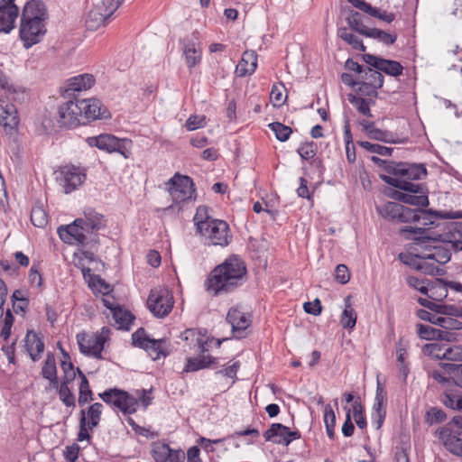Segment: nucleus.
<instances>
[{"instance_id":"obj_1","label":"nucleus","mask_w":462,"mask_h":462,"mask_svg":"<svg viewBox=\"0 0 462 462\" xmlns=\"http://www.w3.org/2000/svg\"><path fill=\"white\" fill-rule=\"evenodd\" d=\"M439 229L430 231L429 229L407 226L400 229L399 233L406 239L414 240L420 247L415 254L420 259L416 268L427 274H439L440 269L437 263L444 264L450 260V251L444 247L438 237Z\"/></svg>"},{"instance_id":"obj_2","label":"nucleus","mask_w":462,"mask_h":462,"mask_svg":"<svg viewBox=\"0 0 462 462\" xmlns=\"http://www.w3.org/2000/svg\"><path fill=\"white\" fill-rule=\"evenodd\" d=\"M106 226L104 217L94 211L85 213V218H78L66 226H60V239L69 245L94 248L98 244V231Z\"/></svg>"},{"instance_id":"obj_3","label":"nucleus","mask_w":462,"mask_h":462,"mask_svg":"<svg viewBox=\"0 0 462 462\" xmlns=\"http://www.w3.org/2000/svg\"><path fill=\"white\" fill-rule=\"evenodd\" d=\"M379 215L396 224L416 223L421 221L425 226L434 225L436 218H462V210L457 211H433L412 209L402 204L393 201H388L383 205L376 206Z\"/></svg>"},{"instance_id":"obj_4","label":"nucleus","mask_w":462,"mask_h":462,"mask_svg":"<svg viewBox=\"0 0 462 462\" xmlns=\"http://www.w3.org/2000/svg\"><path fill=\"white\" fill-rule=\"evenodd\" d=\"M245 273L244 262L236 255L231 256L210 273L205 282L207 291L214 296L229 293L243 284Z\"/></svg>"},{"instance_id":"obj_5","label":"nucleus","mask_w":462,"mask_h":462,"mask_svg":"<svg viewBox=\"0 0 462 462\" xmlns=\"http://www.w3.org/2000/svg\"><path fill=\"white\" fill-rule=\"evenodd\" d=\"M375 162H384L385 171L390 175H381L382 180L390 186L399 189H421L422 183H414L411 180H420L426 177L427 170L422 163L385 162L377 157H372Z\"/></svg>"},{"instance_id":"obj_6","label":"nucleus","mask_w":462,"mask_h":462,"mask_svg":"<svg viewBox=\"0 0 462 462\" xmlns=\"http://www.w3.org/2000/svg\"><path fill=\"white\" fill-rule=\"evenodd\" d=\"M99 397L106 403L114 406L125 414L134 413L139 402L146 408L152 401L145 390L137 391L136 396H133L123 390L115 388L99 393Z\"/></svg>"},{"instance_id":"obj_7","label":"nucleus","mask_w":462,"mask_h":462,"mask_svg":"<svg viewBox=\"0 0 462 462\" xmlns=\"http://www.w3.org/2000/svg\"><path fill=\"white\" fill-rule=\"evenodd\" d=\"M125 0H102L95 5L88 12L86 26L90 31H96L105 26L111 15L117 10Z\"/></svg>"},{"instance_id":"obj_8","label":"nucleus","mask_w":462,"mask_h":462,"mask_svg":"<svg viewBox=\"0 0 462 462\" xmlns=\"http://www.w3.org/2000/svg\"><path fill=\"white\" fill-rule=\"evenodd\" d=\"M86 142L90 147H97L109 153L118 152L125 158L130 156L128 146L131 144V141L128 139H120L109 134H101L97 136L88 137Z\"/></svg>"},{"instance_id":"obj_9","label":"nucleus","mask_w":462,"mask_h":462,"mask_svg":"<svg viewBox=\"0 0 462 462\" xmlns=\"http://www.w3.org/2000/svg\"><path fill=\"white\" fill-rule=\"evenodd\" d=\"M209 245L226 246L231 239L228 224L220 219H214L205 226L201 225V231L199 232Z\"/></svg>"},{"instance_id":"obj_10","label":"nucleus","mask_w":462,"mask_h":462,"mask_svg":"<svg viewBox=\"0 0 462 462\" xmlns=\"http://www.w3.org/2000/svg\"><path fill=\"white\" fill-rule=\"evenodd\" d=\"M442 218L434 217V225L430 228L439 229L438 237L442 243L450 244L455 251H462V222H439Z\"/></svg>"},{"instance_id":"obj_11","label":"nucleus","mask_w":462,"mask_h":462,"mask_svg":"<svg viewBox=\"0 0 462 462\" xmlns=\"http://www.w3.org/2000/svg\"><path fill=\"white\" fill-rule=\"evenodd\" d=\"M174 300L171 292L166 288H155L151 291L147 306L157 318H164L173 308Z\"/></svg>"},{"instance_id":"obj_12","label":"nucleus","mask_w":462,"mask_h":462,"mask_svg":"<svg viewBox=\"0 0 462 462\" xmlns=\"http://www.w3.org/2000/svg\"><path fill=\"white\" fill-rule=\"evenodd\" d=\"M169 192L175 203L185 202L193 198L195 192L192 180L176 173L168 182Z\"/></svg>"},{"instance_id":"obj_13","label":"nucleus","mask_w":462,"mask_h":462,"mask_svg":"<svg viewBox=\"0 0 462 462\" xmlns=\"http://www.w3.org/2000/svg\"><path fill=\"white\" fill-rule=\"evenodd\" d=\"M226 321L232 328L234 337L243 338L246 335L245 330L252 324V316L241 305H236L229 309L226 314Z\"/></svg>"},{"instance_id":"obj_14","label":"nucleus","mask_w":462,"mask_h":462,"mask_svg":"<svg viewBox=\"0 0 462 462\" xmlns=\"http://www.w3.org/2000/svg\"><path fill=\"white\" fill-rule=\"evenodd\" d=\"M133 341L135 346L143 348L151 356L152 360H157L161 356L165 357L168 355L166 350V340L165 339H150L146 337L144 329L139 328L135 331L133 336Z\"/></svg>"},{"instance_id":"obj_15","label":"nucleus","mask_w":462,"mask_h":462,"mask_svg":"<svg viewBox=\"0 0 462 462\" xmlns=\"http://www.w3.org/2000/svg\"><path fill=\"white\" fill-rule=\"evenodd\" d=\"M20 38L26 49L38 43L45 33L44 20L23 19L22 17Z\"/></svg>"},{"instance_id":"obj_16","label":"nucleus","mask_w":462,"mask_h":462,"mask_svg":"<svg viewBox=\"0 0 462 462\" xmlns=\"http://www.w3.org/2000/svg\"><path fill=\"white\" fill-rule=\"evenodd\" d=\"M79 99L69 100L59 106V123L60 126L75 127L85 124L83 116L79 106Z\"/></svg>"},{"instance_id":"obj_17","label":"nucleus","mask_w":462,"mask_h":462,"mask_svg":"<svg viewBox=\"0 0 462 462\" xmlns=\"http://www.w3.org/2000/svg\"><path fill=\"white\" fill-rule=\"evenodd\" d=\"M263 438L265 441L289 446L292 440L300 439L301 435L299 430H291L281 423H273L263 433Z\"/></svg>"},{"instance_id":"obj_18","label":"nucleus","mask_w":462,"mask_h":462,"mask_svg":"<svg viewBox=\"0 0 462 462\" xmlns=\"http://www.w3.org/2000/svg\"><path fill=\"white\" fill-rule=\"evenodd\" d=\"M0 125L7 134H13L19 125L16 107L7 99H0Z\"/></svg>"},{"instance_id":"obj_19","label":"nucleus","mask_w":462,"mask_h":462,"mask_svg":"<svg viewBox=\"0 0 462 462\" xmlns=\"http://www.w3.org/2000/svg\"><path fill=\"white\" fill-rule=\"evenodd\" d=\"M400 189L393 193V199L397 201L417 206V207H427L429 205V199L427 195V189L425 185H421V189Z\"/></svg>"},{"instance_id":"obj_20","label":"nucleus","mask_w":462,"mask_h":462,"mask_svg":"<svg viewBox=\"0 0 462 462\" xmlns=\"http://www.w3.org/2000/svg\"><path fill=\"white\" fill-rule=\"evenodd\" d=\"M18 14L14 0H0V32L9 33L14 28Z\"/></svg>"},{"instance_id":"obj_21","label":"nucleus","mask_w":462,"mask_h":462,"mask_svg":"<svg viewBox=\"0 0 462 462\" xmlns=\"http://www.w3.org/2000/svg\"><path fill=\"white\" fill-rule=\"evenodd\" d=\"M61 175L63 176L65 192L70 193L86 180V170L81 167L69 165L62 168Z\"/></svg>"},{"instance_id":"obj_22","label":"nucleus","mask_w":462,"mask_h":462,"mask_svg":"<svg viewBox=\"0 0 462 462\" xmlns=\"http://www.w3.org/2000/svg\"><path fill=\"white\" fill-rule=\"evenodd\" d=\"M155 462H184L185 453L181 449H172L169 445L157 443L152 448Z\"/></svg>"},{"instance_id":"obj_23","label":"nucleus","mask_w":462,"mask_h":462,"mask_svg":"<svg viewBox=\"0 0 462 462\" xmlns=\"http://www.w3.org/2000/svg\"><path fill=\"white\" fill-rule=\"evenodd\" d=\"M83 118L86 120H96L98 118H107L109 114L103 108L100 100L96 98L79 99Z\"/></svg>"},{"instance_id":"obj_24","label":"nucleus","mask_w":462,"mask_h":462,"mask_svg":"<svg viewBox=\"0 0 462 462\" xmlns=\"http://www.w3.org/2000/svg\"><path fill=\"white\" fill-rule=\"evenodd\" d=\"M77 342L82 354L96 358H101V353L104 348L95 335L79 333L77 335Z\"/></svg>"},{"instance_id":"obj_25","label":"nucleus","mask_w":462,"mask_h":462,"mask_svg":"<svg viewBox=\"0 0 462 462\" xmlns=\"http://www.w3.org/2000/svg\"><path fill=\"white\" fill-rule=\"evenodd\" d=\"M439 438L448 451L455 456L462 457V439L445 427L439 431Z\"/></svg>"},{"instance_id":"obj_26","label":"nucleus","mask_w":462,"mask_h":462,"mask_svg":"<svg viewBox=\"0 0 462 462\" xmlns=\"http://www.w3.org/2000/svg\"><path fill=\"white\" fill-rule=\"evenodd\" d=\"M95 82L94 77L90 74H83L73 77L67 81L65 93L71 96L74 92H79L90 88Z\"/></svg>"},{"instance_id":"obj_27","label":"nucleus","mask_w":462,"mask_h":462,"mask_svg":"<svg viewBox=\"0 0 462 462\" xmlns=\"http://www.w3.org/2000/svg\"><path fill=\"white\" fill-rule=\"evenodd\" d=\"M257 68V54L254 51H246L243 53L242 59L236 65V72L240 77L251 75Z\"/></svg>"},{"instance_id":"obj_28","label":"nucleus","mask_w":462,"mask_h":462,"mask_svg":"<svg viewBox=\"0 0 462 462\" xmlns=\"http://www.w3.org/2000/svg\"><path fill=\"white\" fill-rule=\"evenodd\" d=\"M25 346L30 357L32 361L40 359L42 353L44 351V343L40 336L33 332L28 331L25 337Z\"/></svg>"},{"instance_id":"obj_29","label":"nucleus","mask_w":462,"mask_h":462,"mask_svg":"<svg viewBox=\"0 0 462 462\" xmlns=\"http://www.w3.org/2000/svg\"><path fill=\"white\" fill-rule=\"evenodd\" d=\"M42 377L49 381L50 386L58 389L59 381L57 376V366L55 356L48 353L41 372Z\"/></svg>"},{"instance_id":"obj_30","label":"nucleus","mask_w":462,"mask_h":462,"mask_svg":"<svg viewBox=\"0 0 462 462\" xmlns=\"http://www.w3.org/2000/svg\"><path fill=\"white\" fill-rule=\"evenodd\" d=\"M45 5L40 0H30L23 7V19L44 20L46 18Z\"/></svg>"},{"instance_id":"obj_31","label":"nucleus","mask_w":462,"mask_h":462,"mask_svg":"<svg viewBox=\"0 0 462 462\" xmlns=\"http://www.w3.org/2000/svg\"><path fill=\"white\" fill-rule=\"evenodd\" d=\"M183 53L186 63L189 69L195 67L201 60V50L195 42H188L183 43Z\"/></svg>"},{"instance_id":"obj_32","label":"nucleus","mask_w":462,"mask_h":462,"mask_svg":"<svg viewBox=\"0 0 462 462\" xmlns=\"http://www.w3.org/2000/svg\"><path fill=\"white\" fill-rule=\"evenodd\" d=\"M417 332L420 338L426 340L432 339H448V332L443 331L441 329L434 328L429 325L418 324L417 325Z\"/></svg>"},{"instance_id":"obj_33","label":"nucleus","mask_w":462,"mask_h":462,"mask_svg":"<svg viewBox=\"0 0 462 462\" xmlns=\"http://www.w3.org/2000/svg\"><path fill=\"white\" fill-rule=\"evenodd\" d=\"M215 360L216 359L211 356H203L201 357L197 358L189 357L187 358V363L183 369V372H196L200 369L207 368L209 366V365L213 364Z\"/></svg>"},{"instance_id":"obj_34","label":"nucleus","mask_w":462,"mask_h":462,"mask_svg":"<svg viewBox=\"0 0 462 462\" xmlns=\"http://www.w3.org/2000/svg\"><path fill=\"white\" fill-rule=\"evenodd\" d=\"M112 318L118 328L129 329V325L134 319L132 313L122 307L118 306L116 309H112Z\"/></svg>"},{"instance_id":"obj_35","label":"nucleus","mask_w":462,"mask_h":462,"mask_svg":"<svg viewBox=\"0 0 462 462\" xmlns=\"http://www.w3.org/2000/svg\"><path fill=\"white\" fill-rule=\"evenodd\" d=\"M439 366L450 375L456 386L462 388V364L439 363Z\"/></svg>"},{"instance_id":"obj_36","label":"nucleus","mask_w":462,"mask_h":462,"mask_svg":"<svg viewBox=\"0 0 462 462\" xmlns=\"http://www.w3.org/2000/svg\"><path fill=\"white\" fill-rule=\"evenodd\" d=\"M359 79L368 85H375L377 87H382L383 83V77L379 70L368 67L364 69Z\"/></svg>"},{"instance_id":"obj_37","label":"nucleus","mask_w":462,"mask_h":462,"mask_svg":"<svg viewBox=\"0 0 462 462\" xmlns=\"http://www.w3.org/2000/svg\"><path fill=\"white\" fill-rule=\"evenodd\" d=\"M445 343L442 342H431L425 344L422 347V352L425 356H430L434 359L443 360L445 354L444 349L446 348Z\"/></svg>"},{"instance_id":"obj_38","label":"nucleus","mask_w":462,"mask_h":462,"mask_svg":"<svg viewBox=\"0 0 462 462\" xmlns=\"http://www.w3.org/2000/svg\"><path fill=\"white\" fill-rule=\"evenodd\" d=\"M78 374L81 379V383L79 385V405H83L88 402H90L93 400L92 396V391L89 387L88 381L86 377V375L80 371L79 368H77Z\"/></svg>"},{"instance_id":"obj_39","label":"nucleus","mask_w":462,"mask_h":462,"mask_svg":"<svg viewBox=\"0 0 462 462\" xmlns=\"http://www.w3.org/2000/svg\"><path fill=\"white\" fill-rule=\"evenodd\" d=\"M366 37L377 40L385 45L393 44L397 39L396 34H391L377 28H370L369 32L366 33Z\"/></svg>"},{"instance_id":"obj_40","label":"nucleus","mask_w":462,"mask_h":462,"mask_svg":"<svg viewBox=\"0 0 462 462\" xmlns=\"http://www.w3.org/2000/svg\"><path fill=\"white\" fill-rule=\"evenodd\" d=\"M338 36L345 41L346 43L352 46L353 49L356 51H365V46L364 45L362 40H360L356 35L352 32H349L346 28H341L338 31Z\"/></svg>"},{"instance_id":"obj_41","label":"nucleus","mask_w":462,"mask_h":462,"mask_svg":"<svg viewBox=\"0 0 462 462\" xmlns=\"http://www.w3.org/2000/svg\"><path fill=\"white\" fill-rule=\"evenodd\" d=\"M379 71H383L387 75L397 77L402 74L403 67L402 64L395 60H385L379 64Z\"/></svg>"},{"instance_id":"obj_42","label":"nucleus","mask_w":462,"mask_h":462,"mask_svg":"<svg viewBox=\"0 0 462 462\" xmlns=\"http://www.w3.org/2000/svg\"><path fill=\"white\" fill-rule=\"evenodd\" d=\"M348 302L349 297L346 300V308L340 319V323L344 328H353L356 323V313Z\"/></svg>"},{"instance_id":"obj_43","label":"nucleus","mask_w":462,"mask_h":462,"mask_svg":"<svg viewBox=\"0 0 462 462\" xmlns=\"http://www.w3.org/2000/svg\"><path fill=\"white\" fill-rule=\"evenodd\" d=\"M103 405L99 402H96L88 407L87 421L88 429L92 430L99 424L101 419Z\"/></svg>"},{"instance_id":"obj_44","label":"nucleus","mask_w":462,"mask_h":462,"mask_svg":"<svg viewBox=\"0 0 462 462\" xmlns=\"http://www.w3.org/2000/svg\"><path fill=\"white\" fill-rule=\"evenodd\" d=\"M31 221L34 226L42 228L48 224V215L42 206L32 208Z\"/></svg>"},{"instance_id":"obj_45","label":"nucleus","mask_w":462,"mask_h":462,"mask_svg":"<svg viewBox=\"0 0 462 462\" xmlns=\"http://www.w3.org/2000/svg\"><path fill=\"white\" fill-rule=\"evenodd\" d=\"M347 23L350 29L366 37V33L370 28L365 26L361 19V14L358 12L353 13L347 18Z\"/></svg>"},{"instance_id":"obj_46","label":"nucleus","mask_w":462,"mask_h":462,"mask_svg":"<svg viewBox=\"0 0 462 462\" xmlns=\"http://www.w3.org/2000/svg\"><path fill=\"white\" fill-rule=\"evenodd\" d=\"M348 101L357 109L359 113L364 116L372 117L370 110V101L366 100L362 97H356L355 95L348 96Z\"/></svg>"},{"instance_id":"obj_47","label":"nucleus","mask_w":462,"mask_h":462,"mask_svg":"<svg viewBox=\"0 0 462 462\" xmlns=\"http://www.w3.org/2000/svg\"><path fill=\"white\" fill-rule=\"evenodd\" d=\"M269 128L274 133L275 137L281 142L287 141L292 133V130L290 126H287L280 122L271 123L269 125Z\"/></svg>"},{"instance_id":"obj_48","label":"nucleus","mask_w":462,"mask_h":462,"mask_svg":"<svg viewBox=\"0 0 462 462\" xmlns=\"http://www.w3.org/2000/svg\"><path fill=\"white\" fill-rule=\"evenodd\" d=\"M437 320V325L443 328V331L448 332V330H460L462 329V322L454 317H439V319Z\"/></svg>"},{"instance_id":"obj_49","label":"nucleus","mask_w":462,"mask_h":462,"mask_svg":"<svg viewBox=\"0 0 462 462\" xmlns=\"http://www.w3.org/2000/svg\"><path fill=\"white\" fill-rule=\"evenodd\" d=\"M214 219L215 218L209 216L208 208L205 206H200L197 208L193 220L197 226V230L199 232L201 231V225L207 226L209 223V221Z\"/></svg>"},{"instance_id":"obj_50","label":"nucleus","mask_w":462,"mask_h":462,"mask_svg":"<svg viewBox=\"0 0 462 462\" xmlns=\"http://www.w3.org/2000/svg\"><path fill=\"white\" fill-rule=\"evenodd\" d=\"M367 135L374 140L381 141L387 143H397L398 141L394 140L393 138V134L384 131L379 128H376L375 126L367 134Z\"/></svg>"},{"instance_id":"obj_51","label":"nucleus","mask_w":462,"mask_h":462,"mask_svg":"<svg viewBox=\"0 0 462 462\" xmlns=\"http://www.w3.org/2000/svg\"><path fill=\"white\" fill-rule=\"evenodd\" d=\"M358 144L363 147L364 149H365L366 151L370 152H373V153H377L379 155H382V156H389L391 155L392 152H393V148H390V147H386V146H383V145H380V144H376V143H371L369 142H366V141H363V142H358Z\"/></svg>"},{"instance_id":"obj_52","label":"nucleus","mask_w":462,"mask_h":462,"mask_svg":"<svg viewBox=\"0 0 462 462\" xmlns=\"http://www.w3.org/2000/svg\"><path fill=\"white\" fill-rule=\"evenodd\" d=\"M284 85L283 84H274L272 88V91L270 94V100L273 103V106L280 107L282 106L286 100V97L283 96Z\"/></svg>"},{"instance_id":"obj_53","label":"nucleus","mask_w":462,"mask_h":462,"mask_svg":"<svg viewBox=\"0 0 462 462\" xmlns=\"http://www.w3.org/2000/svg\"><path fill=\"white\" fill-rule=\"evenodd\" d=\"M57 390L59 392V396H60V401L67 407H74L75 406V396L71 393L68 384L59 383V387Z\"/></svg>"},{"instance_id":"obj_54","label":"nucleus","mask_w":462,"mask_h":462,"mask_svg":"<svg viewBox=\"0 0 462 462\" xmlns=\"http://www.w3.org/2000/svg\"><path fill=\"white\" fill-rule=\"evenodd\" d=\"M385 402H386V393H385L383 387L378 382L372 413H376L379 411H386L385 409L383 408V403Z\"/></svg>"},{"instance_id":"obj_55","label":"nucleus","mask_w":462,"mask_h":462,"mask_svg":"<svg viewBox=\"0 0 462 462\" xmlns=\"http://www.w3.org/2000/svg\"><path fill=\"white\" fill-rule=\"evenodd\" d=\"M436 313L446 317L462 318V308L450 304L439 303Z\"/></svg>"},{"instance_id":"obj_56","label":"nucleus","mask_w":462,"mask_h":462,"mask_svg":"<svg viewBox=\"0 0 462 462\" xmlns=\"http://www.w3.org/2000/svg\"><path fill=\"white\" fill-rule=\"evenodd\" d=\"M444 359L452 362L462 361V346L446 345Z\"/></svg>"},{"instance_id":"obj_57","label":"nucleus","mask_w":462,"mask_h":462,"mask_svg":"<svg viewBox=\"0 0 462 462\" xmlns=\"http://www.w3.org/2000/svg\"><path fill=\"white\" fill-rule=\"evenodd\" d=\"M442 403L452 410L460 411V395H457L451 393H445L441 396Z\"/></svg>"},{"instance_id":"obj_58","label":"nucleus","mask_w":462,"mask_h":462,"mask_svg":"<svg viewBox=\"0 0 462 462\" xmlns=\"http://www.w3.org/2000/svg\"><path fill=\"white\" fill-rule=\"evenodd\" d=\"M317 146L313 142L302 143L297 150L303 160H310L316 155Z\"/></svg>"},{"instance_id":"obj_59","label":"nucleus","mask_w":462,"mask_h":462,"mask_svg":"<svg viewBox=\"0 0 462 462\" xmlns=\"http://www.w3.org/2000/svg\"><path fill=\"white\" fill-rule=\"evenodd\" d=\"M88 430H91L88 429V427L86 412L84 410H82L80 411L79 432L78 434V440L79 441L89 440L91 436L88 433Z\"/></svg>"},{"instance_id":"obj_60","label":"nucleus","mask_w":462,"mask_h":462,"mask_svg":"<svg viewBox=\"0 0 462 462\" xmlns=\"http://www.w3.org/2000/svg\"><path fill=\"white\" fill-rule=\"evenodd\" d=\"M183 337L185 340L196 337V345L198 346L199 350L201 353H205L208 350L207 347V342L202 339V337L197 333L195 329H187L184 331Z\"/></svg>"},{"instance_id":"obj_61","label":"nucleus","mask_w":462,"mask_h":462,"mask_svg":"<svg viewBox=\"0 0 462 462\" xmlns=\"http://www.w3.org/2000/svg\"><path fill=\"white\" fill-rule=\"evenodd\" d=\"M206 125L205 116H190L185 124L187 130L194 131Z\"/></svg>"},{"instance_id":"obj_62","label":"nucleus","mask_w":462,"mask_h":462,"mask_svg":"<svg viewBox=\"0 0 462 462\" xmlns=\"http://www.w3.org/2000/svg\"><path fill=\"white\" fill-rule=\"evenodd\" d=\"M353 412L356 425L360 429H364L366 426V420L364 415V408L358 402H355L353 404Z\"/></svg>"},{"instance_id":"obj_63","label":"nucleus","mask_w":462,"mask_h":462,"mask_svg":"<svg viewBox=\"0 0 462 462\" xmlns=\"http://www.w3.org/2000/svg\"><path fill=\"white\" fill-rule=\"evenodd\" d=\"M381 87H377L375 85H368L366 84L365 82H362L360 81L358 83V88H357V92L358 94L362 95V96H365V97H377V89L380 88Z\"/></svg>"},{"instance_id":"obj_64","label":"nucleus","mask_w":462,"mask_h":462,"mask_svg":"<svg viewBox=\"0 0 462 462\" xmlns=\"http://www.w3.org/2000/svg\"><path fill=\"white\" fill-rule=\"evenodd\" d=\"M29 282L32 286L40 288L42 284V274L40 273L39 267L36 264H33L30 271L28 275Z\"/></svg>"}]
</instances>
